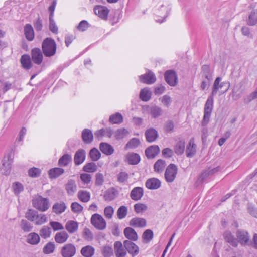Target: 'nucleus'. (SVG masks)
Returning a JSON list of instances; mask_svg holds the SVG:
<instances>
[{"mask_svg":"<svg viewBox=\"0 0 257 257\" xmlns=\"http://www.w3.org/2000/svg\"><path fill=\"white\" fill-rule=\"evenodd\" d=\"M40 235L44 239L50 237L51 234V228L47 226H44L40 230Z\"/></svg>","mask_w":257,"mask_h":257,"instance_id":"nucleus-51","label":"nucleus"},{"mask_svg":"<svg viewBox=\"0 0 257 257\" xmlns=\"http://www.w3.org/2000/svg\"><path fill=\"white\" fill-rule=\"evenodd\" d=\"M178 169L174 164H169L167 167L165 172V177L167 182H172L175 179Z\"/></svg>","mask_w":257,"mask_h":257,"instance_id":"nucleus-4","label":"nucleus"},{"mask_svg":"<svg viewBox=\"0 0 257 257\" xmlns=\"http://www.w3.org/2000/svg\"><path fill=\"white\" fill-rule=\"evenodd\" d=\"M153 236L154 234L152 230L149 229L146 230L142 235L143 242L144 243H148L152 240Z\"/></svg>","mask_w":257,"mask_h":257,"instance_id":"nucleus-45","label":"nucleus"},{"mask_svg":"<svg viewBox=\"0 0 257 257\" xmlns=\"http://www.w3.org/2000/svg\"><path fill=\"white\" fill-rule=\"evenodd\" d=\"M41 170L39 168L33 167L29 170L28 173L32 177H37L41 174Z\"/></svg>","mask_w":257,"mask_h":257,"instance_id":"nucleus-64","label":"nucleus"},{"mask_svg":"<svg viewBox=\"0 0 257 257\" xmlns=\"http://www.w3.org/2000/svg\"><path fill=\"white\" fill-rule=\"evenodd\" d=\"M40 241L39 235L35 232L30 233L27 236L26 242L31 245H37Z\"/></svg>","mask_w":257,"mask_h":257,"instance_id":"nucleus-29","label":"nucleus"},{"mask_svg":"<svg viewBox=\"0 0 257 257\" xmlns=\"http://www.w3.org/2000/svg\"><path fill=\"white\" fill-rule=\"evenodd\" d=\"M72 159L71 155L65 154L60 158L58 160V165L61 167H65L72 162Z\"/></svg>","mask_w":257,"mask_h":257,"instance_id":"nucleus-35","label":"nucleus"},{"mask_svg":"<svg viewBox=\"0 0 257 257\" xmlns=\"http://www.w3.org/2000/svg\"><path fill=\"white\" fill-rule=\"evenodd\" d=\"M140 81L143 83L147 84H152L156 81V78L155 74L151 71L144 75L139 76Z\"/></svg>","mask_w":257,"mask_h":257,"instance_id":"nucleus-12","label":"nucleus"},{"mask_svg":"<svg viewBox=\"0 0 257 257\" xmlns=\"http://www.w3.org/2000/svg\"><path fill=\"white\" fill-rule=\"evenodd\" d=\"M165 80L168 85L175 86L178 83V77L176 73L173 70H167L164 74Z\"/></svg>","mask_w":257,"mask_h":257,"instance_id":"nucleus-7","label":"nucleus"},{"mask_svg":"<svg viewBox=\"0 0 257 257\" xmlns=\"http://www.w3.org/2000/svg\"><path fill=\"white\" fill-rule=\"evenodd\" d=\"M144 194L143 188L136 187L132 189L130 193L131 199L134 201H138L141 199Z\"/></svg>","mask_w":257,"mask_h":257,"instance_id":"nucleus-17","label":"nucleus"},{"mask_svg":"<svg viewBox=\"0 0 257 257\" xmlns=\"http://www.w3.org/2000/svg\"><path fill=\"white\" fill-rule=\"evenodd\" d=\"M56 246L53 242H49L44 246L43 252L45 254H49L54 252Z\"/></svg>","mask_w":257,"mask_h":257,"instance_id":"nucleus-50","label":"nucleus"},{"mask_svg":"<svg viewBox=\"0 0 257 257\" xmlns=\"http://www.w3.org/2000/svg\"><path fill=\"white\" fill-rule=\"evenodd\" d=\"M68 237V233L65 231H62L57 232L54 236V239L57 243L62 244L67 241Z\"/></svg>","mask_w":257,"mask_h":257,"instance_id":"nucleus-30","label":"nucleus"},{"mask_svg":"<svg viewBox=\"0 0 257 257\" xmlns=\"http://www.w3.org/2000/svg\"><path fill=\"white\" fill-rule=\"evenodd\" d=\"M115 253L116 257H124L126 255V250L120 241L114 243Z\"/></svg>","mask_w":257,"mask_h":257,"instance_id":"nucleus-19","label":"nucleus"},{"mask_svg":"<svg viewBox=\"0 0 257 257\" xmlns=\"http://www.w3.org/2000/svg\"><path fill=\"white\" fill-rule=\"evenodd\" d=\"M202 77L206 79H213L212 74L210 72V67L207 65H204L201 68Z\"/></svg>","mask_w":257,"mask_h":257,"instance_id":"nucleus-41","label":"nucleus"},{"mask_svg":"<svg viewBox=\"0 0 257 257\" xmlns=\"http://www.w3.org/2000/svg\"><path fill=\"white\" fill-rule=\"evenodd\" d=\"M111 130L110 128H101L96 131L94 133V135L98 139H101L103 136H107L110 137L111 136Z\"/></svg>","mask_w":257,"mask_h":257,"instance_id":"nucleus-42","label":"nucleus"},{"mask_svg":"<svg viewBox=\"0 0 257 257\" xmlns=\"http://www.w3.org/2000/svg\"><path fill=\"white\" fill-rule=\"evenodd\" d=\"M78 199L83 202H87L90 199V193L86 190H80L77 194Z\"/></svg>","mask_w":257,"mask_h":257,"instance_id":"nucleus-43","label":"nucleus"},{"mask_svg":"<svg viewBox=\"0 0 257 257\" xmlns=\"http://www.w3.org/2000/svg\"><path fill=\"white\" fill-rule=\"evenodd\" d=\"M129 225L135 227L143 228L146 226V220L143 218L135 217L129 222Z\"/></svg>","mask_w":257,"mask_h":257,"instance_id":"nucleus-22","label":"nucleus"},{"mask_svg":"<svg viewBox=\"0 0 257 257\" xmlns=\"http://www.w3.org/2000/svg\"><path fill=\"white\" fill-rule=\"evenodd\" d=\"M78 227V223L73 220H70L67 222L65 225L66 229L70 233H73L75 232Z\"/></svg>","mask_w":257,"mask_h":257,"instance_id":"nucleus-39","label":"nucleus"},{"mask_svg":"<svg viewBox=\"0 0 257 257\" xmlns=\"http://www.w3.org/2000/svg\"><path fill=\"white\" fill-rule=\"evenodd\" d=\"M145 185L149 189L155 190L160 187L161 182L158 179L152 178L146 181Z\"/></svg>","mask_w":257,"mask_h":257,"instance_id":"nucleus-21","label":"nucleus"},{"mask_svg":"<svg viewBox=\"0 0 257 257\" xmlns=\"http://www.w3.org/2000/svg\"><path fill=\"white\" fill-rule=\"evenodd\" d=\"M91 223L98 230H103L106 228V221L102 216L96 213L92 215Z\"/></svg>","mask_w":257,"mask_h":257,"instance_id":"nucleus-3","label":"nucleus"},{"mask_svg":"<svg viewBox=\"0 0 257 257\" xmlns=\"http://www.w3.org/2000/svg\"><path fill=\"white\" fill-rule=\"evenodd\" d=\"M42 49L45 56L50 57L54 56L57 49V45L54 40L49 37L45 38L42 43Z\"/></svg>","mask_w":257,"mask_h":257,"instance_id":"nucleus-1","label":"nucleus"},{"mask_svg":"<svg viewBox=\"0 0 257 257\" xmlns=\"http://www.w3.org/2000/svg\"><path fill=\"white\" fill-rule=\"evenodd\" d=\"M241 88L242 84L241 83L236 84L233 86L231 94L233 100H236L241 98L243 93V90Z\"/></svg>","mask_w":257,"mask_h":257,"instance_id":"nucleus-25","label":"nucleus"},{"mask_svg":"<svg viewBox=\"0 0 257 257\" xmlns=\"http://www.w3.org/2000/svg\"><path fill=\"white\" fill-rule=\"evenodd\" d=\"M12 187L14 194L16 195H19L24 190V187L23 185L18 182L13 183L12 184Z\"/></svg>","mask_w":257,"mask_h":257,"instance_id":"nucleus-54","label":"nucleus"},{"mask_svg":"<svg viewBox=\"0 0 257 257\" xmlns=\"http://www.w3.org/2000/svg\"><path fill=\"white\" fill-rule=\"evenodd\" d=\"M89 156L92 161H96L100 158L101 153L97 149L94 148L90 150Z\"/></svg>","mask_w":257,"mask_h":257,"instance_id":"nucleus-56","label":"nucleus"},{"mask_svg":"<svg viewBox=\"0 0 257 257\" xmlns=\"http://www.w3.org/2000/svg\"><path fill=\"white\" fill-rule=\"evenodd\" d=\"M127 213V208L125 206H121L117 211V216L119 219H122L126 217Z\"/></svg>","mask_w":257,"mask_h":257,"instance_id":"nucleus-57","label":"nucleus"},{"mask_svg":"<svg viewBox=\"0 0 257 257\" xmlns=\"http://www.w3.org/2000/svg\"><path fill=\"white\" fill-rule=\"evenodd\" d=\"M166 166V162L162 159L158 160L154 165V171L156 172H162Z\"/></svg>","mask_w":257,"mask_h":257,"instance_id":"nucleus-47","label":"nucleus"},{"mask_svg":"<svg viewBox=\"0 0 257 257\" xmlns=\"http://www.w3.org/2000/svg\"><path fill=\"white\" fill-rule=\"evenodd\" d=\"M25 35L26 39L29 41H32L34 37V32L32 26L29 24L24 27Z\"/></svg>","mask_w":257,"mask_h":257,"instance_id":"nucleus-37","label":"nucleus"},{"mask_svg":"<svg viewBox=\"0 0 257 257\" xmlns=\"http://www.w3.org/2000/svg\"><path fill=\"white\" fill-rule=\"evenodd\" d=\"M32 61L37 65H40L43 61V53L40 48H34L31 52Z\"/></svg>","mask_w":257,"mask_h":257,"instance_id":"nucleus-10","label":"nucleus"},{"mask_svg":"<svg viewBox=\"0 0 257 257\" xmlns=\"http://www.w3.org/2000/svg\"><path fill=\"white\" fill-rule=\"evenodd\" d=\"M47 221L48 218L46 215L38 214V213L36 217V220L34 221L36 225H40L46 223Z\"/></svg>","mask_w":257,"mask_h":257,"instance_id":"nucleus-52","label":"nucleus"},{"mask_svg":"<svg viewBox=\"0 0 257 257\" xmlns=\"http://www.w3.org/2000/svg\"><path fill=\"white\" fill-rule=\"evenodd\" d=\"M221 81V78H220L219 77H217L216 78V79L215 80L214 84H213V88H212V92L211 93V94H212L213 96H215L217 94L218 91L220 89H221L224 84L228 85V88L226 89L225 91H226L228 90V89L230 86V83L229 82H220Z\"/></svg>","mask_w":257,"mask_h":257,"instance_id":"nucleus-13","label":"nucleus"},{"mask_svg":"<svg viewBox=\"0 0 257 257\" xmlns=\"http://www.w3.org/2000/svg\"><path fill=\"white\" fill-rule=\"evenodd\" d=\"M140 144V141L138 138H133L131 139L126 144L125 149H132L138 147Z\"/></svg>","mask_w":257,"mask_h":257,"instance_id":"nucleus-46","label":"nucleus"},{"mask_svg":"<svg viewBox=\"0 0 257 257\" xmlns=\"http://www.w3.org/2000/svg\"><path fill=\"white\" fill-rule=\"evenodd\" d=\"M67 206L65 202H56L54 203L52 206V211L56 214L58 215L62 214L63 212H64Z\"/></svg>","mask_w":257,"mask_h":257,"instance_id":"nucleus-24","label":"nucleus"},{"mask_svg":"<svg viewBox=\"0 0 257 257\" xmlns=\"http://www.w3.org/2000/svg\"><path fill=\"white\" fill-rule=\"evenodd\" d=\"M246 23L250 26L257 25V9L250 12L246 20Z\"/></svg>","mask_w":257,"mask_h":257,"instance_id":"nucleus-32","label":"nucleus"},{"mask_svg":"<svg viewBox=\"0 0 257 257\" xmlns=\"http://www.w3.org/2000/svg\"><path fill=\"white\" fill-rule=\"evenodd\" d=\"M212 109L204 107L203 118L201 122L202 126H206L208 124L211 114L212 113Z\"/></svg>","mask_w":257,"mask_h":257,"instance_id":"nucleus-48","label":"nucleus"},{"mask_svg":"<svg viewBox=\"0 0 257 257\" xmlns=\"http://www.w3.org/2000/svg\"><path fill=\"white\" fill-rule=\"evenodd\" d=\"M72 211L74 213H80L83 210L82 206L77 202H73L71 204Z\"/></svg>","mask_w":257,"mask_h":257,"instance_id":"nucleus-62","label":"nucleus"},{"mask_svg":"<svg viewBox=\"0 0 257 257\" xmlns=\"http://www.w3.org/2000/svg\"><path fill=\"white\" fill-rule=\"evenodd\" d=\"M159 100L161 101L162 104L167 107H168L171 103V98L167 95H165L160 98Z\"/></svg>","mask_w":257,"mask_h":257,"instance_id":"nucleus-63","label":"nucleus"},{"mask_svg":"<svg viewBox=\"0 0 257 257\" xmlns=\"http://www.w3.org/2000/svg\"><path fill=\"white\" fill-rule=\"evenodd\" d=\"M152 92L148 88H145L141 89L140 93V98L143 101H148L151 98Z\"/></svg>","mask_w":257,"mask_h":257,"instance_id":"nucleus-40","label":"nucleus"},{"mask_svg":"<svg viewBox=\"0 0 257 257\" xmlns=\"http://www.w3.org/2000/svg\"><path fill=\"white\" fill-rule=\"evenodd\" d=\"M97 169V166L95 163L91 162L83 166V170L86 172H94Z\"/></svg>","mask_w":257,"mask_h":257,"instance_id":"nucleus-55","label":"nucleus"},{"mask_svg":"<svg viewBox=\"0 0 257 257\" xmlns=\"http://www.w3.org/2000/svg\"><path fill=\"white\" fill-rule=\"evenodd\" d=\"M124 234L126 238L130 241H136L138 239V235L136 231L132 228L127 227L124 230Z\"/></svg>","mask_w":257,"mask_h":257,"instance_id":"nucleus-27","label":"nucleus"},{"mask_svg":"<svg viewBox=\"0 0 257 257\" xmlns=\"http://www.w3.org/2000/svg\"><path fill=\"white\" fill-rule=\"evenodd\" d=\"M80 252L84 257H92L95 253V248L91 245H86L81 248Z\"/></svg>","mask_w":257,"mask_h":257,"instance_id":"nucleus-33","label":"nucleus"},{"mask_svg":"<svg viewBox=\"0 0 257 257\" xmlns=\"http://www.w3.org/2000/svg\"><path fill=\"white\" fill-rule=\"evenodd\" d=\"M185 142L184 140H181L177 142L174 147V151L178 155L183 154L185 150Z\"/></svg>","mask_w":257,"mask_h":257,"instance_id":"nucleus-38","label":"nucleus"},{"mask_svg":"<svg viewBox=\"0 0 257 257\" xmlns=\"http://www.w3.org/2000/svg\"><path fill=\"white\" fill-rule=\"evenodd\" d=\"M126 161L128 164L131 165H136L140 161V157L139 154L135 153H129L126 156Z\"/></svg>","mask_w":257,"mask_h":257,"instance_id":"nucleus-31","label":"nucleus"},{"mask_svg":"<svg viewBox=\"0 0 257 257\" xmlns=\"http://www.w3.org/2000/svg\"><path fill=\"white\" fill-rule=\"evenodd\" d=\"M82 138L85 144H90L93 141V135L92 131L88 128H85L82 132Z\"/></svg>","mask_w":257,"mask_h":257,"instance_id":"nucleus-28","label":"nucleus"},{"mask_svg":"<svg viewBox=\"0 0 257 257\" xmlns=\"http://www.w3.org/2000/svg\"><path fill=\"white\" fill-rule=\"evenodd\" d=\"M146 139L147 142L152 143L154 142L158 137V133L154 128H148L145 133Z\"/></svg>","mask_w":257,"mask_h":257,"instance_id":"nucleus-15","label":"nucleus"},{"mask_svg":"<svg viewBox=\"0 0 257 257\" xmlns=\"http://www.w3.org/2000/svg\"><path fill=\"white\" fill-rule=\"evenodd\" d=\"M223 237L225 240L233 247L238 246V241L237 238L235 237L230 231H225L223 234Z\"/></svg>","mask_w":257,"mask_h":257,"instance_id":"nucleus-26","label":"nucleus"},{"mask_svg":"<svg viewBox=\"0 0 257 257\" xmlns=\"http://www.w3.org/2000/svg\"><path fill=\"white\" fill-rule=\"evenodd\" d=\"M129 134V131L125 128L117 129L114 134V136L117 140H121L127 137Z\"/></svg>","mask_w":257,"mask_h":257,"instance_id":"nucleus-44","label":"nucleus"},{"mask_svg":"<svg viewBox=\"0 0 257 257\" xmlns=\"http://www.w3.org/2000/svg\"><path fill=\"white\" fill-rule=\"evenodd\" d=\"M21 64L23 68L29 70L31 69L33 64L30 55L24 54L21 56L20 59Z\"/></svg>","mask_w":257,"mask_h":257,"instance_id":"nucleus-23","label":"nucleus"},{"mask_svg":"<svg viewBox=\"0 0 257 257\" xmlns=\"http://www.w3.org/2000/svg\"><path fill=\"white\" fill-rule=\"evenodd\" d=\"M64 170L61 168H54L51 169L48 171V174L50 178L54 179L56 178L63 174Z\"/></svg>","mask_w":257,"mask_h":257,"instance_id":"nucleus-36","label":"nucleus"},{"mask_svg":"<svg viewBox=\"0 0 257 257\" xmlns=\"http://www.w3.org/2000/svg\"><path fill=\"white\" fill-rule=\"evenodd\" d=\"M236 236L237 239L238 243L245 246L248 244L250 236L248 232L244 230H238L236 232Z\"/></svg>","mask_w":257,"mask_h":257,"instance_id":"nucleus-9","label":"nucleus"},{"mask_svg":"<svg viewBox=\"0 0 257 257\" xmlns=\"http://www.w3.org/2000/svg\"><path fill=\"white\" fill-rule=\"evenodd\" d=\"M83 238L88 241H91L93 238V235L90 230L87 228H85L83 232Z\"/></svg>","mask_w":257,"mask_h":257,"instance_id":"nucleus-61","label":"nucleus"},{"mask_svg":"<svg viewBox=\"0 0 257 257\" xmlns=\"http://www.w3.org/2000/svg\"><path fill=\"white\" fill-rule=\"evenodd\" d=\"M85 151L83 149H79L75 153L74 162L76 165H79L83 163L85 159Z\"/></svg>","mask_w":257,"mask_h":257,"instance_id":"nucleus-20","label":"nucleus"},{"mask_svg":"<svg viewBox=\"0 0 257 257\" xmlns=\"http://www.w3.org/2000/svg\"><path fill=\"white\" fill-rule=\"evenodd\" d=\"M148 209L146 205L143 203H137L134 205L135 211L138 214H142Z\"/></svg>","mask_w":257,"mask_h":257,"instance_id":"nucleus-59","label":"nucleus"},{"mask_svg":"<svg viewBox=\"0 0 257 257\" xmlns=\"http://www.w3.org/2000/svg\"><path fill=\"white\" fill-rule=\"evenodd\" d=\"M94 12L101 19L106 20L109 10L106 7L98 5L94 7Z\"/></svg>","mask_w":257,"mask_h":257,"instance_id":"nucleus-14","label":"nucleus"},{"mask_svg":"<svg viewBox=\"0 0 257 257\" xmlns=\"http://www.w3.org/2000/svg\"><path fill=\"white\" fill-rule=\"evenodd\" d=\"M102 255L104 257H110L112 254V249L110 245H105L101 249Z\"/></svg>","mask_w":257,"mask_h":257,"instance_id":"nucleus-60","label":"nucleus"},{"mask_svg":"<svg viewBox=\"0 0 257 257\" xmlns=\"http://www.w3.org/2000/svg\"><path fill=\"white\" fill-rule=\"evenodd\" d=\"M143 109L153 118H158L161 116L163 113L162 108L156 105L151 106L146 105L144 107Z\"/></svg>","mask_w":257,"mask_h":257,"instance_id":"nucleus-5","label":"nucleus"},{"mask_svg":"<svg viewBox=\"0 0 257 257\" xmlns=\"http://www.w3.org/2000/svg\"><path fill=\"white\" fill-rule=\"evenodd\" d=\"M21 228L26 232L31 231L33 229V226L26 220L22 219L20 222Z\"/></svg>","mask_w":257,"mask_h":257,"instance_id":"nucleus-53","label":"nucleus"},{"mask_svg":"<svg viewBox=\"0 0 257 257\" xmlns=\"http://www.w3.org/2000/svg\"><path fill=\"white\" fill-rule=\"evenodd\" d=\"M76 252V247L72 243L65 244L61 250V254L63 257H73Z\"/></svg>","mask_w":257,"mask_h":257,"instance_id":"nucleus-8","label":"nucleus"},{"mask_svg":"<svg viewBox=\"0 0 257 257\" xmlns=\"http://www.w3.org/2000/svg\"><path fill=\"white\" fill-rule=\"evenodd\" d=\"M65 189L69 195H73L77 190V186L75 181L72 179L69 180L66 184Z\"/></svg>","mask_w":257,"mask_h":257,"instance_id":"nucleus-34","label":"nucleus"},{"mask_svg":"<svg viewBox=\"0 0 257 257\" xmlns=\"http://www.w3.org/2000/svg\"><path fill=\"white\" fill-rule=\"evenodd\" d=\"M196 152V145L194 143V138H191L186 146V153L188 157L191 158L195 155Z\"/></svg>","mask_w":257,"mask_h":257,"instance_id":"nucleus-16","label":"nucleus"},{"mask_svg":"<svg viewBox=\"0 0 257 257\" xmlns=\"http://www.w3.org/2000/svg\"><path fill=\"white\" fill-rule=\"evenodd\" d=\"M99 148L101 151L107 155H111L112 153L111 146L106 143H101Z\"/></svg>","mask_w":257,"mask_h":257,"instance_id":"nucleus-49","label":"nucleus"},{"mask_svg":"<svg viewBox=\"0 0 257 257\" xmlns=\"http://www.w3.org/2000/svg\"><path fill=\"white\" fill-rule=\"evenodd\" d=\"M32 204L34 208L41 212L47 211L50 207L49 199L40 195L33 198Z\"/></svg>","mask_w":257,"mask_h":257,"instance_id":"nucleus-2","label":"nucleus"},{"mask_svg":"<svg viewBox=\"0 0 257 257\" xmlns=\"http://www.w3.org/2000/svg\"><path fill=\"white\" fill-rule=\"evenodd\" d=\"M160 151V148L158 146L153 145L146 149L145 154L148 159H152L157 155Z\"/></svg>","mask_w":257,"mask_h":257,"instance_id":"nucleus-18","label":"nucleus"},{"mask_svg":"<svg viewBox=\"0 0 257 257\" xmlns=\"http://www.w3.org/2000/svg\"><path fill=\"white\" fill-rule=\"evenodd\" d=\"M13 160V155L12 153L8 154L7 156L5 157L3 166L1 169L3 174L7 175L10 173Z\"/></svg>","mask_w":257,"mask_h":257,"instance_id":"nucleus-6","label":"nucleus"},{"mask_svg":"<svg viewBox=\"0 0 257 257\" xmlns=\"http://www.w3.org/2000/svg\"><path fill=\"white\" fill-rule=\"evenodd\" d=\"M38 212L33 209H29L25 214V217L30 221L33 222L36 220Z\"/></svg>","mask_w":257,"mask_h":257,"instance_id":"nucleus-58","label":"nucleus"},{"mask_svg":"<svg viewBox=\"0 0 257 257\" xmlns=\"http://www.w3.org/2000/svg\"><path fill=\"white\" fill-rule=\"evenodd\" d=\"M123 245L128 252L133 257L136 256L139 252V247L134 242L130 240H125L123 242Z\"/></svg>","mask_w":257,"mask_h":257,"instance_id":"nucleus-11","label":"nucleus"}]
</instances>
